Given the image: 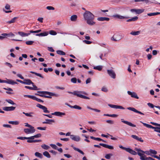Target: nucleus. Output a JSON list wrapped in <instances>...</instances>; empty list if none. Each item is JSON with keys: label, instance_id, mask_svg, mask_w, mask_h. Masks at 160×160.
I'll return each instance as SVG.
<instances>
[{"label": "nucleus", "instance_id": "nucleus-15", "mask_svg": "<svg viewBox=\"0 0 160 160\" xmlns=\"http://www.w3.org/2000/svg\"><path fill=\"white\" fill-rule=\"evenodd\" d=\"M51 115H55L57 116L62 117V116L65 115L66 114L64 112L56 111L54 112L53 113H52Z\"/></svg>", "mask_w": 160, "mask_h": 160}, {"label": "nucleus", "instance_id": "nucleus-3", "mask_svg": "<svg viewBox=\"0 0 160 160\" xmlns=\"http://www.w3.org/2000/svg\"><path fill=\"white\" fill-rule=\"evenodd\" d=\"M140 122L142 123L146 127L149 128L154 129V131L155 132L160 133V124L151 122L150 123L153 125L158 126V127H154L150 125L143 122Z\"/></svg>", "mask_w": 160, "mask_h": 160}, {"label": "nucleus", "instance_id": "nucleus-52", "mask_svg": "<svg viewBox=\"0 0 160 160\" xmlns=\"http://www.w3.org/2000/svg\"><path fill=\"white\" fill-rule=\"evenodd\" d=\"M49 33L52 35H55L57 34V32L53 30H51L49 32Z\"/></svg>", "mask_w": 160, "mask_h": 160}, {"label": "nucleus", "instance_id": "nucleus-26", "mask_svg": "<svg viewBox=\"0 0 160 160\" xmlns=\"http://www.w3.org/2000/svg\"><path fill=\"white\" fill-rule=\"evenodd\" d=\"M18 33L22 37L28 36L30 34V33H27L21 32H18Z\"/></svg>", "mask_w": 160, "mask_h": 160}, {"label": "nucleus", "instance_id": "nucleus-41", "mask_svg": "<svg viewBox=\"0 0 160 160\" xmlns=\"http://www.w3.org/2000/svg\"><path fill=\"white\" fill-rule=\"evenodd\" d=\"M41 147L43 149L45 150H48L50 148L49 146L45 144H43L42 145H41Z\"/></svg>", "mask_w": 160, "mask_h": 160}, {"label": "nucleus", "instance_id": "nucleus-10", "mask_svg": "<svg viewBox=\"0 0 160 160\" xmlns=\"http://www.w3.org/2000/svg\"><path fill=\"white\" fill-rule=\"evenodd\" d=\"M108 74L112 78H116V75L115 72L112 69H108L107 70Z\"/></svg>", "mask_w": 160, "mask_h": 160}, {"label": "nucleus", "instance_id": "nucleus-25", "mask_svg": "<svg viewBox=\"0 0 160 160\" xmlns=\"http://www.w3.org/2000/svg\"><path fill=\"white\" fill-rule=\"evenodd\" d=\"M24 84L28 85L33 84V82L29 79H24Z\"/></svg>", "mask_w": 160, "mask_h": 160}, {"label": "nucleus", "instance_id": "nucleus-45", "mask_svg": "<svg viewBox=\"0 0 160 160\" xmlns=\"http://www.w3.org/2000/svg\"><path fill=\"white\" fill-rule=\"evenodd\" d=\"M5 100L7 102L12 105L16 104L11 99H6Z\"/></svg>", "mask_w": 160, "mask_h": 160}, {"label": "nucleus", "instance_id": "nucleus-55", "mask_svg": "<svg viewBox=\"0 0 160 160\" xmlns=\"http://www.w3.org/2000/svg\"><path fill=\"white\" fill-rule=\"evenodd\" d=\"M46 8L48 10H53L55 9L54 7L51 6H48L46 7Z\"/></svg>", "mask_w": 160, "mask_h": 160}, {"label": "nucleus", "instance_id": "nucleus-29", "mask_svg": "<svg viewBox=\"0 0 160 160\" xmlns=\"http://www.w3.org/2000/svg\"><path fill=\"white\" fill-rule=\"evenodd\" d=\"M78 18L77 16L76 15L72 16L70 18V20L72 21L75 22L76 21Z\"/></svg>", "mask_w": 160, "mask_h": 160}, {"label": "nucleus", "instance_id": "nucleus-1", "mask_svg": "<svg viewBox=\"0 0 160 160\" xmlns=\"http://www.w3.org/2000/svg\"><path fill=\"white\" fill-rule=\"evenodd\" d=\"M83 17L87 24L89 26L95 25L96 22L94 21L95 15L88 11H86L83 13Z\"/></svg>", "mask_w": 160, "mask_h": 160}, {"label": "nucleus", "instance_id": "nucleus-64", "mask_svg": "<svg viewBox=\"0 0 160 160\" xmlns=\"http://www.w3.org/2000/svg\"><path fill=\"white\" fill-rule=\"evenodd\" d=\"M46 127H38L37 128L38 129L41 130H46Z\"/></svg>", "mask_w": 160, "mask_h": 160}, {"label": "nucleus", "instance_id": "nucleus-27", "mask_svg": "<svg viewBox=\"0 0 160 160\" xmlns=\"http://www.w3.org/2000/svg\"><path fill=\"white\" fill-rule=\"evenodd\" d=\"M50 122H54L55 121L53 119H45V121L43 122L42 123L43 124H50Z\"/></svg>", "mask_w": 160, "mask_h": 160}, {"label": "nucleus", "instance_id": "nucleus-5", "mask_svg": "<svg viewBox=\"0 0 160 160\" xmlns=\"http://www.w3.org/2000/svg\"><path fill=\"white\" fill-rule=\"evenodd\" d=\"M38 92L39 94L36 93L35 95H38L44 98L45 95H49V96H55L57 97L58 95L55 94L51 92H50L47 91H38Z\"/></svg>", "mask_w": 160, "mask_h": 160}, {"label": "nucleus", "instance_id": "nucleus-6", "mask_svg": "<svg viewBox=\"0 0 160 160\" xmlns=\"http://www.w3.org/2000/svg\"><path fill=\"white\" fill-rule=\"evenodd\" d=\"M119 147L121 149L125 150L127 152L133 155H136L137 154V153L135 151L130 148H126L122 146L121 145H119Z\"/></svg>", "mask_w": 160, "mask_h": 160}, {"label": "nucleus", "instance_id": "nucleus-54", "mask_svg": "<svg viewBox=\"0 0 160 160\" xmlns=\"http://www.w3.org/2000/svg\"><path fill=\"white\" fill-rule=\"evenodd\" d=\"M50 146L52 147V148H53L54 149H57L58 147L57 146L54 144H50Z\"/></svg>", "mask_w": 160, "mask_h": 160}, {"label": "nucleus", "instance_id": "nucleus-4", "mask_svg": "<svg viewBox=\"0 0 160 160\" xmlns=\"http://www.w3.org/2000/svg\"><path fill=\"white\" fill-rule=\"evenodd\" d=\"M135 150L138 152V155L140 157V159L141 160H149V157H146L142 152L143 151L141 150L140 149L138 148H135Z\"/></svg>", "mask_w": 160, "mask_h": 160}, {"label": "nucleus", "instance_id": "nucleus-57", "mask_svg": "<svg viewBox=\"0 0 160 160\" xmlns=\"http://www.w3.org/2000/svg\"><path fill=\"white\" fill-rule=\"evenodd\" d=\"M83 42H84L86 44H90L91 43H92V42H91V41L86 40H83Z\"/></svg>", "mask_w": 160, "mask_h": 160}, {"label": "nucleus", "instance_id": "nucleus-51", "mask_svg": "<svg viewBox=\"0 0 160 160\" xmlns=\"http://www.w3.org/2000/svg\"><path fill=\"white\" fill-rule=\"evenodd\" d=\"M142 153H145L148 155L151 156H153V155H151V154L150 153V150L144 151V152H142Z\"/></svg>", "mask_w": 160, "mask_h": 160}, {"label": "nucleus", "instance_id": "nucleus-30", "mask_svg": "<svg viewBox=\"0 0 160 160\" xmlns=\"http://www.w3.org/2000/svg\"><path fill=\"white\" fill-rule=\"evenodd\" d=\"M140 33V31H132L131 32L130 34L133 36H136L138 35Z\"/></svg>", "mask_w": 160, "mask_h": 160}, {"label": "nucleus", "instance_id": "nucleus-20", "mask_svg": "<svg viewBox=\"0 0 160 160\" xmlns=\"http://www.w3.org/2000/svg\"><path fill=\"white\" fill-rule=\"evenodd\" d=\"M121 121L122 122L127 125H129L130 126L132 127H136V126L135 125L132 123L131 122H129L127 121H125L123 119H121Z\"/></svg>", "mask_w": 160, "mask_h": 160}, {"label": "nucleus", "instance_id": "nucleus-63", "mask_svg": "<svg viewBox=\"0 0 160 160\" xmlns=\"http://www.w3.org/2000/svg\"><path fill=\"white\" fill-rule=\"evenodd\" d=\"M3 127L5 128H11V125L9 124H3Z\"/></svg>", "mask_w": 160, "mask_h": 160}, {"label": "nucleus", "instance_id": "nucleus-53", "mask_svg": "<svg viewBox=\"0 0 160 160\" xmlns=\"http://www.w3.org/2000/svg\"><path fill=\"white\" fill-rule=\"evenodd\" d=\"M33 42H34V41H26V43L27 45H31L33 43Z\"/></svg>", "mask_w": 160, "mask_h": 160}, {"label": "nucleus", "instance_id": "nucleus-39", "mask_svg": "<svg viewBox=\"0 0 160 160\" xmlns=\"http://www.w3.org/2000/svg\"><path fill=\"white\" fill-rule=\"evenodd\" d=\"M90 138L92 139L95 140H97L98 141H102L103 142H104V140H102V139H101L100 138H95L94 137H93V136H90Z\"/></svg>", "mask_w": 160, "mask_h": 160}, {"label": "nucleus", "instance_id": "nucleus-33", "mask_svg": "<svg viewBox=\"0 0 160 160\" xmlns=\"http://www.w3.org/2000/svg\"><path fill=\"white\" fill-rule=\"evenodd\" d=\"M18 18V17H15L12 18L11 20L7 22L8 23L11 24L15 22L16 20Z\"/></svg>", "mask_w": 160, "mask_h": 160}, {"label": "nucleus", "instance_id": "nucleus-19", "mask_svg": "<svg viewBox=\"0 0 160 160\" xmlns=\"http://www.w3.org/2000/svg\"><path fill=\"white\" fill-rule=\"evenodd\" d=\"M127 109L129 110H131V111H132L134 112L139 113L141 115H143L144 114L143 113H142V112H141L140 111H139L137 110V109H136L135 108H134L130 107L128 108H127Z\"/></svg>", "mask_w": 160, "mask_h": 160}, {"label": "nucleus", "instance_id": "nucleus-44", "mask_svg": "<svg viewBox=\"0 0 160 160\" xmlns=\"http://www.w3.org/2000/svg\"><path fill=\"white\" fill-rule=\"evenodd\" d=\"M99 45L104 48H107V44L106 43H102V42H99L98 43Z\"/></svg>", "mask_w": 160, "mask_h": 160}, {"label": "nucleus", "instance_id": "nucleus-16", "mask_svg": "<svg viewBox=\"0 0 160 160\" xmlns=\"http://www.w3.org/2000/svg\"><path fill=\"white\" fill-rule=\"evenodd\" d=\"M131 12H135L136 14H139L143 12L144 11V9H132L130 10Z\"/></svg>", "mask_w": 160, "mask_h": 160}, {"label": "nucleus", "instance_id": "nucleus-36", "mask_svg": "<svg viewBox=\"0 0 160 160\" xmlns=\"http://www.w3.org/2000/svg\"><path fill=\"white\" fill-rule=\"evenodd\" d=\"M8 123L9 124H11L13 125H17L19 124V122L18 121H10L8 122Z\"/></svg>", "mask_w": 160, "mask_h": 160}, {"label": "nucleus", "instance_id": "nucleus-49", "mask_svg": "<svg viewBox=\"0 0 160 160\" xmlns=\"http://www.w3.org/2000/svg\"><path fill=\"white\" fill-rule=\"evenodd\" d=\"M71 81L72 82L76 83L77 82V79L76 78H73L71 79Z\"/></svg>", "mask_w": 160, "mask_h": 160}, {"label": "nucleus", "instance_id": "nucleus-18", "mask_svg": "<svg viewBox=\"0 0 160 160\" xmlns=\"http://www.w3.org/2000/svg\"><path fill=\"white\" fill-rule=\"evenodd\" d=\"M128 94L131 96L136 99H138L139 98L137 96V94L134 92H131L130 91H128L127 92Z\"/></svg>", "mask_w": 160, "mask_h": 160}, {"label": "nucleus", "instance_id": "nucleus-12", "mask_svg": "<svg viewBox=\"0 0 160 160\" xmlns=\"http://www.w3.org/2000/svg\"><path fill=\"white\" fill-rule=\"evenodd\" d=\"M70 138L72 140L78 142L81 140L80 137L78 135H70Z\"/></svg>", "mask_w": 160, "mask_h": 160}, {"label": "nucleus", "instance_id": "nucleus-62", "mask_svg": "<svg viewBox=\"0 0 160 160\" xmlns=\"http://www.w3.org/2000/svg\"><path fill=\"white\" fill-rule=\"evenodd\" d=\"M106 122L107 123L111 124L114 123V122L111 120H107L106 121Z\"/></svg>", "mask_w": 160, "mask_h": 160}, {"label": "nucleus", "instance_id": "nucleus-23", "mask_svg": "<svg viewBox=\"0 0 160 160\" xmlns=\"http://www.w3.org/2000/svg\"><path fill=\"white\" fill-rule=\"evenodd\" d=\"M22 113L25 115L26 116L28 117H30L31 118L33 117L34 116L33 115L34 114V113L33 112H31L29 113H26L24 112H23Z\"/></svg>", "mask_w": 160, "mask_h": 160}, {"label": "nucleus", "instance_id": "nucleus-42", "mask_svg": "<svg viewBox=\"0 0 160 160\" xmlns=\"http://www.w3.org/2000/svg\"><path fill=\"white\" fill-rule=\"evenodd\" d=\"M112 156V154L111 153L107 154L105 155V158L107 159H109Z\"/></svg>", "mask_w": 160, "mask_h": 160}, {"label": "nucleus", "instance_id": "nucleus-38", "mask_svg": "<svg viewBox=\"0 0 160 160\" xmlns=\"http://www.w3.org/2000/svg\"><path fill=\"white\" fill-rule=\"evenodd\" d=\"M104 116H107L112 117H116L118 115L117 114H103Z\"/></svg>", "mask_w": 160, "mask_h": 160}, {"label": "nucleus", "instance_id": "nucleus-59", "mask_svg": "<svg viewBox=\"0 0 160 160\" xmlns=\"http://www.w3.org/2000/svg\"><path fill=\"white\" fill-rule=\"evenodd\" d=\"M32 84L33 87H32L33 90H39V89L38 88V87L36 85H34L33 82V84Z\"/></svg>", "mask_w": 160, "mask_h": 160}, {"label": "nucleus", "instance_id": "nucleus-40", "mask_svg": "<svg viewBox=\"0 0 160 160\" xmlns=\"http://www.w3.org/2000/svg\"><path fill=\"white\" fill-rule=\"evenodd\" d=\"M32 99L34 100H35L39 102H43V100L40 99L34 96H33Z\"/></svg>", "mask_w": 160, "mask_h": 160}, {"label": "nucleus", "instance_id": "nucleus-7", "mask_svg": "<svg viewBox=\"0 0 160 160\" xmlns=\"http://www.w3.org/2000/svg\"><path fill=\"white\" fill-rule=\"evenodd\" d=\"M119 147L121 149L125 150L127 152L133 155H136L137 154V153L135 151L130 148H126L122 146L121 145H119Z\"/></svg>", "mask_w": 160, "mask_h": 160}, {"label": "nucleus", "instance_id": "nucleus-2", "mask_svg": "<svg viewBox=\"0 0 160 160\" xmlns=\"http://www.w3.org/2000/svg\"><path fill=\"white\" fill-rule=\"evenodd\" d=\"M68 92L70 94H72L77 97L80 98H82L89 99V97L83 95H87V93L84 91H75L73 92L68 91Z\"/></svg>", "mask_w": 160, "mask_h": 160}, {"label": "nucleus", "instance_id": "nucleus-22", "mask_svg": "<svg viewBox=\"0 0 160 160\" xmlns=\"http://www.w3.org/2000/svg\"><path fill=\"white\" fill-rule=\"evenodd\" d=\"M97 20L100 21H109L110 20L109 18L106 17H99L97 19Z\"/></svg>", "mask_w": 160, "mask_h": 160}, {"label": "nucleus", "instance_id": "nucleus-47", "mask_svg": "<svg viewBox=\"0 0 160 160\" xmlns=\"http://www.w3.org/2000/svg\"><path fill=\"white\" fill-rule=\"evenodd\" d=\"M150 153L151 154V155H156L157 154V152L155 150L152 149H150L149 150Z\"/></svg>", "mask_w": 160, "mask_h": 160}, {"label": "nucleus", "instance_id": "nucleus-34", "mask_svg": "<svg viewBox=\"0 0 160 160\" xmlns=\"http://www.w3.org/2000/svg\"><path fill=\"white\" fill-rule=\"evenodd\" d=\"M35 155L38 157L40 158H42L43 157V156L42 154L39 152H37L35 153Z\"/></svg>", "mask_w": 160, "mask_h": 160}, {"label": "nucleus", "instance_id": "nucleus-43", "mask_svg": "<svg viewBox=\"0 0 160 160\" xmlns=\"http://www.w3.org/2000/svg\"><path fill=\"white\" fill-rule=\"evenodd\" d=\"M4 64L5 66L8 67L10 68H12V64H11L10 63H9L8 62H5L4 63Z\"/></svg>", "mask_w": 160, "mask_h": 160}, {"label": "nucleus", "instance_id": "nucleus-17", "mask_svg": "<svg viewBox=\"0 0 160 160\" xmlns=\"http://www.w3.org/2000/svg\"><path fill=\"white\" fill-rule=\"evenodd\" d=\"M3 110L6 111H12L14 110L15 109V107H3Z\"/></svg>", "mask_w": 160, "mask_h": 160}, {"label": "nucleus", "instance_id": "nucleus-13", "mask_svg": "<svg viewBox=\"0 0 160 160\" xmlns=\"http://www.w3.org/2000/svg\"><path fill=\"white\" fill-rule=\"evenodd\" d=\"M36 106L42 109L43 110V111L45 113H49L50 112L48 110L47 108L45 106H43L42 105H41L39 104H38Z\"/></svg>", "mask_w": 160, "mask_h": 160}, {"label": "nucleus", "instance_id": "nucleus-11", "mask_svg": "<svg viewBox=\"0 0 160 160\" xmlns=\"http://www.w3.org/2000/svg\"><path fill=\"white\" fill-rule=\"evenodd\" d=\"M112 17L115 19H128V17L122 16L120 14H116L112 16Z\"/></svg>", "mask_w": 160, "mask_h": 160}, {"label": "nucleus", "instance_id": "nucleus-61", "mask_svg": "<svg viewBox=\"0 0 160 160\" xmlns=\"http://www.w3.org/2000/svg\"><path fill=\"white\" fill-rule=\"evenodd\" d=\"M5 8L7 10H10V6L8 4H6L5 7Z\"/></svg>", "mask_w": 160, "mask_h": 160}, {"label": "nucleus", "instance_id": "nucleus-60", "mask_svg": "<svg viewBox=\"0 0 160 160\" xmlns=\"http://www.w3.org/2000/svg\"><path fill=\"white\" fill-rule=\"evenodd\" d=\"M149 2L150 3H155L159 4V3L157 1H156L155 0H151V1H149Z\"/></svg>", "mask_w": 160, "mask_h": 160}, {"label": "nucleus", "instance_id": "nucleus-35", "mask_svg": "<svg viewBox=\"0 0 160 160\" xmlns=\"http://www.w3.org/2000/svg\"><path fill=\"white\" fill-rule=\"evenodd\" d=\"M72 147L74 150L78 152H79V153H80L82 155L84 154V153L82 151L79 149V148H75L74 146H72Z\"/></svg>", "mask_w": 160, "mask_h": 160}, {"label": "nucleus", "instance_id": "nucleus-58", "mask_svg": "<svg viewBox=\"0 0 160 160\" xmlns=\"http://www.w3.org/2000/svg\"><path fill=\"white\" fill-rule=\"evenodd\" d=\"M74 108L78 110H81L82 109V108L78 105H74Z\"/></svg>", "mask_w": 160, "mask_h": 160}, {"label": "nucleus", "instance_id": "nucleus-37", "mask_svg": "<svg viewBox=\"0 0 160 160\" xmlns=\"http://www.w3.org/2000/svg\"><path fill=\"white\" fill-rule=\"evenodd\" d=\"M43 154L44 156L48 158H50L51 157V156L50 154H49L48 152L47 151H45L43 153Z\"/></svg>", "mask_w": 160, "mask_h": 160}, {"label": "nucleus", "instance_id": "nucleus-46", "mask_svg": "<svg viewBox=\"0 0 160 160\" xmlns=\"http://www.w3.org/2000/svg\"><path fill=\"white\" fill-rule=\"evenodd\" d=\"M57 54H59L64 55H65V53L63 52L61 50H58L57 51Z\"/></svg>", "mask_w": 160, "mask_h": 160}, {"label": "nucleus", "instance_id": "nucleus-50", "mask_svg": "<svg viewBox=\"0 0 160 160\" xmlns=\"http://www.w3.org/2000/svg\"><path fill=\"white\" fill-rule=\"evenodd\" d=\"M101 90L105 92H107L108 91V90L107 88L105 87H103L102 88Z\"/></svg>", "mask_w": 160, "mask_h": 160}, {"label": "nucleus", "instance_id": "nucleus-24", "mask_svg": "<svg viewBox=\"0 0 160 160\" xmlns=\"http://www.w3.org/2000/svg\"><path fill=\"white\" fill-rule=\"evenodd\" d=\"M48 34V32H42L39 34H36L35 35L39 37H43L47 36Z\"/></svg>", "mask_w": 160, "mask_h": 160}, {"label": "nucleus", "instance_id": "nucleus-14", "mask_svg": "<svg viewBox=\"0 0 160 160\" xmlns=\"http://www.w3.org/2000/svg\"><path fill=\"white\" fill-rule=\"evenodd\" d=\"M108 105L112 108L115 109H125L124 108L120 105H118L111 104H108Z\"/></svg>", "mask_w": 160, "mask_h": 160}, {"label": "nucleus", "instance_id": "nucleus-21", "mask_svg": "<svg viewBox=\"0 0 160 160\" xmlns=\"http://www.w3.org/2000/svg\"><path fill=\"white\" fill-rule=\"evenodd\" d=\"M99 145L101 146L110 149H113L114 148L113 146L109 145L108 144L100 143L99 144Z\"/></svg>", "mask_w": 160, "mask_h": 160}, {"label": "nucleus", "instance_id": "nucleus-31", "mask_svg": "<svg viewBox=\"0 0 160 160\" xmlns=\"http://www.w3.org/2000/svg\"><path fill=\"white\" fill-rule=\"evenodd\" d=\"M159 14H160V12H152L151 13H148L147 14L150 17L153 16H156Z\"/></svg>", "mask_w": 160, "mask_h": 160}, {"label": "nucleus", "instance_id": "nucleus-32", "mask_svg": "<svg viewBox=\"0 0 160 160\" xmlns=\"http://www.w3.org/2000/svg\"><path fill=\"white\" fill-rule=\"evenodd\" d=\"M102 66L101 65H99L94 67L93 69L95 70H98V71H101L102 70Z\"/></svg>", "mask_w": 160, "mask_h": 160}, {"label": "nucleus", "instance_id": "nucleus-9", "mask_svg": "<svg viewBox=\"0 0 160 160\" xmlns=\"http://www.w3.org/2000/svg\"><path fill=\"white\" fill-rule=\"evenodd\" d=\"M24 131L26 134H32L34 133L35 130L34 127H32L29 128H26L24 129Z\"/></svg>", "mask_w": 160, "mask_h": 160}, {"label": "nucleus", "instance_id": "nucleus-28", "mask_svg": "<svg viewBox=\"0 0 160 160\" xmlns=\"http://www.w3.org/2000/svg\"><path fill=\"white\" fill-rule=\"evenodd\" d=\"M42 135L41 134L38 133L36 135L33 136H32L30 137V139H34L35 138H38L41 137Z\"/></svg>", "mask_w": 160, "mask_h": 160}, {"label": "nucleus", "instance_id": "nucleus-48", "mask_svg": "<svg viewBox=\"0 0 160 160\" xmlns=\"http://www.w3.org/2000/svg\"><path fill=\"white\" fill-rule=\"evenodd\" d=\"M18 139L23 140L24 139H30V137H18L17 138Z\"/></svg>", "mask_w": 160, "mask_h": 160}, {"label": "nucleus", "instance_id": "nucleus-8", "mask_svg": "<svg viewBox=\"0 0 160 160\" xmlns=\"http://www.w3.org/2000/svg\"><path fill=\"white\" fill-rule=\"evenodd\" d=\"M6 80H2L0 79V83H5L12 85H14L15 84H18V83L12 79H7Z\"/></svg>", "mask_w": 160, "mask_h": 160}, {"label": "nucleus", "instance_id": "nucleus-56", "mask_svg": "<svg viewBox=\"0 0 160 160\" xmlns=\"http://www.w3.org/2000/svg\"><path fill=\"white\" fill-rule=\"evenodd\" d=\"M131 137L137 140L138 141V138L139 137H138V136L134 135H131Z\"/></svg>", "mask_w": 160, "mask_h": 160}]
</instances>
